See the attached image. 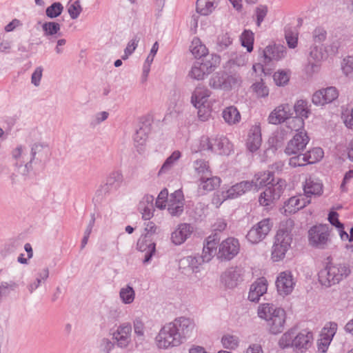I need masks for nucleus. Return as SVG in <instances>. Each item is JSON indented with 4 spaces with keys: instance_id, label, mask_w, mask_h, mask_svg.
Wrapping results in <instances>:
<instances>
[{
    "instance_id": "4be33fe9",
    "label": "nucleus",
    "mask_w": 353,
    "mask_h": 353,
    "mask_svg": "<svg viewBox=\"0 0 353 353\" xmlns=\"http://www.w3.org/2000/svg\"><path fill=\"white\" fill-rule=\"evenodd\" d=\"M268 281L264 277L256 279L250 288L248 293V299L252 302H258L263 294L268 290Z\"/></svg>"
},
{
    "instance_id": "5701e85b",
    "label": "nucleus",
    "mask_w": 353,
    "mask_h": 353,
    "mask_svg": "<svg viewBox=\"0 0 353 353\" xmlns=\"http://www.w3.org/2000/svg\"><path fill=\"white\" fill-rule=\"evenodd\" d=\"M219 238L216 234L209 236L204 243L202 259L203 261H210L216 254Z\"/></svg>"
},
{
    "instance_id": "423d86ee",
    "label": "nucleus",
    "mask_w": 353,
    "mask_h": 353,
    "mask_svg": "<svg viewBox=\"0 0 353 353\" xmlns=\"http://www.w3.org/2000/svg\"><path fill=\"white\" fill-rule=\"evenodd\" d=\"M156 343L158 347L167 349L178 346L181 343L179 334L176 331L174 325L170 323L165 325L159 331L156 337Z\"/></svg>"
},
{
    "instance_id": "5fc2aeb1",
    "label": "nucleus",
    "mask_w": 353,
    "mask_h": 353,
    "mask_svg": "<svg viewBox=\"0 0 353 353\" xmlns=\"http://www.w3.org/2000/svg\"><path fill=\"white\" fill-rule=\"evenodd\" d=\"M181 157V152L176 150L166 159L159 172L168 170Z\"/></svg>"
},
{
    "instance_id": "7c9ffc66",
    "label": "nucleus",
    "mask_w": 353,
    "mask_h": 353,
    "mask_svg": "<svg viewBox=\"0 0 353 353\" xmlns=\"http://www.w3.org/2000/svg\"><path fill=\"white\" fill-rule=\"evenodd\" d=\"M153 196H145L143 200L139 203V210L145 220H149L153 215Z\"/></svg>"
},
{
    "instance_id": "3c124183",
    "label": "nucleus",
    "mask_w": 353,
    "mask_h": 353,
    "mask_svg": "<svg viewBox=\"0 0 353 353\" xmlns=\"http://www.w3.org/2000/svg\"><path fill=\"white\" fill-rule=\"evenodd\" d=\"M194 168L199 175H211L208 163L206 161L199 160L194 162Z\"/></svg>"
},
{
    "instance_id": "a878e982",
    "label": "nucleus",
    "mask_w": 353,
    "mask_h": 353,
    "mask_svg": "<svg viewBox=\"0 0 353 353\" xmlns=\"http://www.w3.org/2000/svg\"><path fill=\"white\" fill-rule=\"evenodd\" d=\"M183 200V194L181 190H176L170 195L168 206V210L171 214L177 215L182 212Z\"/></svg>"
},
{
    "instance_id": "f3484780",
    "label": "nucleus",
    "mask_w": 353,
    "mask_h": 353,
    "mask_svg": "<svg viewBox=\"0 0 353 353\" xmlns=\"http://www.w3.org/2000/svg\"><path fill=\"white\" fill-rule=\"evenodd\" d=\"M293 115L289 104H281L275 108L268 117V121L271 124H280L290 119Z\"/></svg>"
},
{
    "instance_id": "c03bdc74",
    "label": "nucleus",
    "mask_w": 353,
    "mask_h": 353,
    "mask_svg": "<svg viewBox=\"0 0 353 353\" xmlns=\"http://www.w3.org/2000/svg\"><path fill=\"white\" fill-rule=\"evenodd\" d=\"M241 41L243 46L247 48L248 52L253 49L254 34L250 30H245L241 36Z\"/></svg>"
},
{
    "instance_id": "79ce46f5",
    "label": "nucleus",
    "mask_w": 353,
    "mask_h": 353,
    "mask_svg": "<svg viewBox=\"0 0 353 353\" xmlns=\"http://www.w3.org/2000/svg\"><path fill=\"white\" fill-rule=\"evenodd\" d=\"M337 330V324L333 322H329L325 324L322 329L320 336L325 339H328L332 341L333 336Z\"/></svg>"
},
{
    "instance_id": "37998d69",
    "label": "nucleus",
    "mask_w": 353,
    "mask_h": 353,
    "mask_svg": "<svg viewBox=\"0 0 353 353\" xmlns=\"http://www.w3.org/2000/svg\"><path fill=\"white\" fill-rule=\"evenodd\" d=\"M119 295L121 301L125 304L132 303L135 297L134 291L130 286H126L121 288Z\"/></svg>"
},
{
    "instance_id": "20e7f679",
    "label": "nucleus",
    "mask_w": 353,
    "mask_h": 353,
    "mask_svg": "<svg viewBox=\"0 0 353 353\" xmlns=\"http://www.w3.org/2000/svg\"><path fill=\"white\" fill-rule=\"evenodd\" d=\"M339 47L340 43L339 41L332 42L326 46H312L307 57L308 64L312 68L319 66L323 61L335 56L338 53Z\"/></svg>"
},
{
    "instance_id": "a19ab883",
    "label": "nucleus",
    "mask_w": 353,
    "mask_h": 353,
    "mask_svg": "<svg viewBox=\"0 0 353 353\" xmlns=\"http://www.w3.org/2000/svg\"><path fill=\"white\" fill-rule=\"evenodd\" d=\"M285 37L289 48H295L297 46L299 38L297 30L292 28L286 29Z\"/></svg>"
},
{
    "instance_id": "49530a36",
    "label": "nucleus",
    "mask_w": 353,
    "mask_h": 353,
    "mask_svg": "<svg viewBox=\"0 0 353 353\" xmlns=\"http://www.w3.org/2000/svg\"><path fill=\"white\" fill-rule=\"evenodd\" d=\"M294 157H292L289 159V165L291 167L296 168L300 166H304L308 164L305 153L301 154L300 152L297 154H294Z\"/></svg>"
},
{
    "instance_id": "2f4dec72",
    "label": "nucleus",
    "mask_w": 353,
    "mask_h": 353,
    "mask_svg": "<svg viewBox=\"0 0 353 353\" xmlns=\"http://www.w3.org/2000/svg\"><path fill=\"white\" fill-rule=\"evenodd\" d=\"M137 248L141 252H145L144 263L149 261L152 254L155 252V244L145 236L138 241Z\"/></svg>"
},
{
    "instance_id": "ddd939ff",
    "label": "nucleus",
    "mask_w": 353,
    "mask_h": 353,
    "mask_svg": "<svg viewBox=\"0 0 353 353\" xmlns=\"http://www.w3.org/2000/svg\"><path fill=\"white\" fill-rule=\"evenodd\" d=\"M244 272L241 268L232 267L221 276V283L228 288H234L243 281Z\"/></svg>"
},
{
    "instance_id": "6e6d98bb",
    "label": "nucleus",
    "mask_w": 353,
    "mask_h": 353,
    "mask_svg": "<svg viewBox=\"0 0 353 353\" xmlns=\"http://www.w3.org/2000/svg\"><path fill=\"white\" fill-rule=\"evenodd\" d=\"M42 28L46 35H53L59 31L60 25L56 22H46Z\"/></svg>"
},
{
    "instance_id": "680f3d73",
    "label": "nucleus",
    "mask_w": 353,
    "mask_h": 353,
    "mask_svg": "<svg viewBox=\"0 0 353 353\" xmlns=\"http://www.w3.org/2000/svg\"><path fill=\"white\" fill-rule=\"evenodd\" d=\"M326 31L322 28H316L313 32V41L315 43H321L325 40Z\"/></svg>"
},
{
    "instance_id": "58836bf2",
    "label": "nucleus",
    "mask_w": 353,
    "mask_h": 353,
    "mask_svg": "<svg viewBox=\"0 0 353 353\" xmlns=\"http://www.w3.org/2000/svg\"><path fill=\"white\" fill-rule=\"evenodd\" d=\"M308 164L315 163L319 161L324 155L323 150L321 148H314L305 152Z\"/></svg>"
},
{
    "instance_id": "864d4df0",
    "label": "nucleus",
    "mask_w": 353,
    "mask_h": 353,
    "mask_svg": "<svg viewBox=\"0 0 353 353\" xmlns=\"http://www.w3.org/2000/svg\"><path fill=\"white\" fill-rule=\"evenodd\" d=\"M68 13L73 19H77L81 12L82 8L79 0L70 2L68 5Z\"/></svg>"
},
{
    "instance_id": "2eb2a0df",
    "label": "nucleus",
    "mask_w": 353,
    "mask_h": 353,
    "mask_svg": "<svg viewBox=\"0 0 353 353\" xmlns=\"http://www.w3.org/2000/svg\"><path fill=\"white\" fill-rule=\"evenodd\" d=\"M338 90L333 86L323 88L315 92L312 98V103L316 105L330 103L339 97Z\"/></svg>"
},
{
    "instance_id": "f257e3e1",
    "label": "nucleus",
    "mask_w": 353,
    "mask_h": 353,
    "mask_svg": "<svg viewBox=\"0 0 353 353\" xmlns=\"http://www.w3.org/2000/svg\"><path fill=\"white\" fill-rule=\"evenodd\" d=\"M313 341L314 335L311 331L289 330L281 336L278 344L281 349L292 347L296 353H304L311 347Z\"/></svg>"
},
{
    "instance_id": "7ed1b4c3",
    "label": "nucleus",
    "mask_w": 353,
    "mask_h": 353,
    "mask_svg": "<svg viewBox=\"0 0 353 353\" xmlns=\"http://www.w3.org/2000/svg\"><path fill=\"white\" fill-rule=\"evenodd\" d=\"M220 62L221 57L214 54L198 59L194 63L189 72V76L196 80H203L216 70Z\"/></svg>"
},
{
    "instance_id": "4c0bfd02",
    "label": "nucleus",
    "mask_w": 353,
    "mask_h": 353,
    "mask_svg": "<svg viewBox=\"0 0 353 353\" xmlns=\"http://www.w3.org/2000/svg\"><path fill=\"white\" fill-rule=\"evenodd\" d=\"M289 250L285 249V246L277 245L273 243L271 251V260L273 262H279L283 261L287 252Z\"/></svg>"
},
{
    "instance_id": "f8f14e48",
    "label": "nucleus",
    "mask_w": 353,
    "mask_h": 353,
    "mask_svg": "<svg viewBox=\"0 0 353 353\" xmlns=\"http://www.w3.org/2000/svg\"><path fill=\"white\" fill-rule=\"evenodd\" d=\"M310 203V199H307L302 194L294 196L284 203L283 208L281 209V212L288 216L297 212Z\"/></svg>"
},
{
    "instance_id": "4468645a",
    "label": "nucleus",
    "mask_w": 353,
    "mask_h": 353,
    "mask_svg": "<svg viewBox=\"0 0 353 353\" xmlns=\"http://www.w3.org/2000/svg\"><path fill=\"white\" fill-rule=\"evenodd\" d=\"M277 292L285 296L291 294L295 286L293 275L290 271H283L279 274L275 281Z\"/></svg>"
},
{
    "instance_id": "774afa93",
    "label": "nucleus",
    "mask_w": 353,
    "mask_h": 353,
    "mask_svg": "<svg viewBox=\"0 0 353 353\" xmlns=\"http://www.w3.org/2000/svg\"><path fill=\"white\" fill-rule=\"evenodd\" d=\"M43 68L38 67L36 68L34 72L32 74L31 82L35 86H38L40 83L41 79L42 77Z\"/></svg>"
},
{
    "instance_id": "6e6552de",
    "label": "nucleus",
    "mask_w": 353,
    "mask_h": 353,
    "mask_svg": "<svg viewBox=\"0 0 353 353\" xmlns=\"http://www.w3.org/2000/svg\"><path fill=\"white\" fill-rule=\"evenodd\" d=\"M273 226L272 220L269 218L263 219L254 224L248 231L246 238L252 244L261 242L266 238Z\"/></svg>"
},
{
    "instance_id": "c85d7f7f",
    "label": "nucleus",
    "mask_w": 353,
    "mask_h": 353,
    "mask_svg": "<svg viewBox=\"0 0 353 353\" xmlns=\"http://www.w3.org/2000/svg\"><path fill=\"white\" fill-rule=\"evenodd\" d=\"M255 191L263 186H269L274 184V174L272 172L265 171L256 174L252 180Z\"/></svg>"
},
{
    "instance_id": "c9c22d12",
    "label": "nucleus",
    "mask_w": 353,
    "mask_h": 353,
    "mask_svg": "<svg viewBox=\"0 0 353 353\" xmlns=\"http://www.w3.org/2000/svg\"><path fill=\"white\" fill-rule=\"evenodd\" d=\"M223 118L229 125H234L241 121V114L236 108L230 106L223 111Z\"/></svg>"
},
{
    "instance_id": "c756f323",
    "label": "nucleus",
    "mask_w": 353,
    "mask_h": 353,
    "mask_svg": "<svg viewBox=\"0 0 353 353\" xmlns=\"http://www.w3.org/2000/svg\"><path fill=\"white\" fill-rule=\"evenodd\" d=\"M190 50L195 58L201 59L202 58L207 57L208 54V49L201 42L200 39L195 37L192 39L190 46Z\"/></svg>"
},
{
    "instance_id": "8fccbe9b",
    "label": "nucleus",
    "mask_w": 353,
    "mask_h": 353,
    "mask_svg": "<svg viewBox=\"0 0 353 353\" xmlns=\"http://www.w3.org/2000/svg\"><path fill=\"white\" fill-rule=\"evenodd\" d=\"M63 9V7L61 3H54L50 6L47 8L46 15L50 18H55L61 14Z\"/></svg>"
},
{
    "instance_id": "f704fd0d",
    "label": "nucleus",
    "mask_w": 353,
    "mask_h": 353,
    "mask_svg": "<svg viewBox=\"0 0 353 353\" xmlns=\"http://www.w3.org/2000/svg\"><path fill=\"white\" fill-rule=\"evenodd\" d=\"M218 0H197L196 12L203 16L209 15L214 10Z\"/></svg>"
},
{
    "instance_id": "09e8293b",
    "label": "nucleus",
    "mask_w": 353,
    "mask_h": 353,
    "mask_svg": "<svg viewBox=\"0 0 353 353\" xmlns=\"http://www.w3.org/2000/svg\"><path fill=\"white\" fill-rule=\"evenodd\" d=\"M215 139H210L208 137H202L200 143H199V148L196 150H194V152H197L199 151H203V150H211L213 152L214 143L213 140Z\"/></svg>"
},
{
    "instance_id": "13d9d810",
    "label": "nucleus",
    "mask_w": 353,
    "mask_h": 353,
    "mask_svg": "<svg viewBox=\"0 0 353 353\" xmlns=\"http://www.w3.org/2000/svg\"><path fill=\"white\" fill-rule=\"evenodd\" d=\"M139 41V39L137 37L134 38L130 41L128 42L125 51L124 55L122 57L123 59H126L128 57L136 50L138 43Z\"/></svg>"
},
{
    "instance_id": "bf43d9fd",
    "label": "nucleus",
    "mask_w": 353,
    "mask_h": 353,
    "mask_svg": "<svg viewBox=\"0 0 353 353\" xmlns=\"http://www.w3.org/2000/svg\"><path fill=\"white\" fill-rule=\"evenodd\" d=\"M252 89L260 97H267L269 94L268 88L264 85L263 82H258L253 84Z\"/></svg>"
},
{
    "instance_id": "cd10ccee",
    "label": "nucleus",
    "mask_w": 353,
    "mask_h": 353,
    "mask_svg": "<svg viewBox=\"0 0 353 353\" xmlns=\"http://www.w3.org/2000/svg\"><path fill=\"white\" fill-rule=\"evenodd\" d=\"M221 180L218 176H210V175L201 176L199 184V190L203 193L212 191L219 187Z\"/></svg>"
},
{
    "instance_id": "a18cd8bd",
    "label": "nucleus",
    "mask_w": 353,
    "mask_h": 353,
    "mask_svg": "<svg viewBox=\"0 0 353 353\" xmlns=\"http://www.w3.org/2000/svg\"><path fill=\"white\" fill-rule=\"evenodd\" d=\"M221 343L226 349L234 350L239 346V339L236 336L225 334L221 339Z\"/></svg>"
},
{
    "instance_id": "dca6fc26",
    "label": "nucleus",
    "mask_w": 353,
    "mask_h": 353,
    "mask_svg": "<svg viewBox=\"0 0 353 353\" xmlns=\"http://www.w3.org/2000/svg\"><path fill=\"white\" fill-rule=\"evenodd\" d=\"M239 242L236 239L228 238L220 243L218 256L230 260L239 253Z\"/></svg>"
},
{
    "instance_id": "a211bd4d",
    "label": "nucleus",
    "mask_w": 353,
    "mask_h": 353,
    "mask_svg": "<svg viewBox=\"0 0 353 353\" xmlns=\"http://www.w3.org/2000/svg\"><path fill=\"white\" fill-rule=\"evenodd\" d=\"M303 194L307 199L312 196H319L323 193V184L322 181L315 177L309 176L303 183Z\"/></svg>"
},
{
    "instance_id": "473e14b6",
    "label": "nucleus",
    "mask_w": 353,
    "mask_h": 353,
    "mask_svg": "<svg viewBox=\"0 0 353 353\" xmlns=\"http://www.w3.org/2000/svg\"><path fill=\"white\" fill-rule=\"evenodd\" d=\"M214 144L213 152L220 155H229L232 150V144L226 138L213 140Z\"/></svg>"
},
{
    "instance_id": "e433bc0d",
    "label": "nucleus",
    "mask_w": 353,
    "mask_h": 353,
    "mask_svg": "<svg viewBox=\"0 0 353 353\" xmlns=\"http://www.w3.org/2000/svg\"><path fill=\"white\" fill-rule=\"evenodd\" d=\"M294 111L296 115L295 117L301 118L303 121L308 118L310 108L307 101L302 99L296 101L294 105Z\"/></svg>"
},
{
    "instance_id": "e2e57ef3",
    "label": "nucleus",
    "mask_w": 353,
    "mask_h": 353,
    "mask_svg": "<svg viewBox=\"0 0 353 353\" xmlns=\"http://www.w3.org/2000/svg\"><path fill=\"white\" fill-rule=\"evenodd\" d=\"M134 331L137 336L141 338L143 337L145 327L143 322L141 319H137L134 321Z\"/></svg>"
},
{
    "instance_id": "4d7b16f0",
    "label": "nucleus",
    "mask_w": 353,
    "mask_h": 353,
    "mask_svg": "<svg viewBox=\"0 0 353 353\" xmlns=\"http://www.w3.org/2000/svg\"><path fill=\"white\" fill-rule=\"evenodd\" d=\"M291 120L288 122V128L291 130L298 131L304 127V121L301 118L292 117Z\"/></svg>"
},
{
    "instance_id": "9b49d317",
    "label": "nucleus",
    "mask_w": 353,
    "mask_h": 353,
    "mask_svg": "<svg viewBox=\"0 0 353 353\" xmlns=\"http://www.w3.org/2000/svg\"><path fill=\"white\" fill-rule=\"evenodd\" d=\"M292 228L293 221L291 219H288L284 223H281L274 236V243L285 246V249L289 250L292 241L291 234Z\"/></svg>"
},
{
    "instance_id": "72a5a7b5",
    "label": "nucleus",
    "mask_w": 353,
    "mask_h": 353,
    "mask_svg": "<svg viewBox=\"0 0 353 353\" xmlns=\"http://www.w3.org/2000/svg\"><path fill=\"white\" fill-rule=\"evenodd\" d=\"M340 208L341 207H338L335 209H332L328 214L327 219L330 224L337 229L341 239H345L347 238V232L344 230V225L340 222L339 219V215L336 212H335V210H339Z\"/></svg>"
},
{
    "instance_id": "ea45409f",
    "label": "nucleus",
    "mask_w": 353,
    "mask_h": 353,
    "mask_svg": "<svg viewBox=\"0 0 353 353\" xmlns=\"http://www.w3.org/2000/svg\"><path fill=\"white\" fill-rule=\"evenodd\" d=\"M332 277V276L330 273L328 265L320 270L318 274L319 281L322 285L325 287H330L334 285Z\"/></svg>"
},
{
    "instance_id": "1a4fd4ad",
    "label": "nucleus",
    "mask_w": 353,
    "mask_h": 353,
    "mask_svg": "<svg viewBox=\"0 0 353 353\" xmlns=\"http://www.w3.org/2000/svg\"><path fill=\"white\" fill-rule=\"evenodd\" d=\"M330 230L327 225H317L312 227L308 232L310 245L323 248L329 241Z\"/></svg>"
},
{
    "instance_id": "9d476101",
    "label": "nucleus",
    "mask_w": 353,
    "mask_h": 353,
    "mask_svg": "<svg viewBox=\"0 0 353 353\" xmlns=\"http://www.w3.org/2000/svg\"><path fill=\"white\" fill-rule=\"evenodd\" d=\"M310 139L307 133L301 131L296 133L294 137L288 142L285 152L288 155L297 154L303 151L308 144Z\"/></svg>"
},
{
    "instance_id": "aec40b11",
    "label": "nucleus",
    "mask_w": 353,
    "mask_h": 353,
    "mask_svg": "<svg viewBox=\"0 0 353 353\" xmlns=\"http://www.w3.org/2000/svg\"><path fill=\"white\" fill-rule=\"evenodd\" d=\"M194 227L188 223H181L171 234L172 242L175 245L183 243L194 232Z\"/></svg>"
},
{
    "instance_id": "338daca9",
    "label": "nucleus",
    "mask_w": 353,
    "mask_h": 353,
    "mask_svg": "<svg viewBox=\"0 0 353 353\" xmlns=\"http://www.w3.org/2000/svg\"><path fill=\"white\" fill-rule=\"evenodd\" d=\"M331 341L328 339H325L319 336L317 341L318 350L321 352L325 353L328 349Z\"/></svg>"
},
{
    "instance_id": "bb28decb",
    "label": "nucleus",
    "mask_w": 353,
    "mask_h": 353,
    "mask_svg": "<svg viewBox=\"0 0 353 353\" xmlns=\"http://www.w3.org/2000/svg\"><path fill=\"white\" fill-rule=\"evenodd\" d=\"M328 268L332 276L334 285L347 277L350 273L349 266L345 263L330 264Z\"/></svg>"
},
{
    "instance_id": "de8ad7c7",
    "label": "nucleus",
    "mask_w": 353,
    "mask_h": 353,
    "mask_svg": "<svg viewBox=\"0 0 353 353\" xmlns=\"http://www.w3.org/2000/svg\"><path fill=\"white\" fill-rule=\"evenodd\" d=\"M275 83L279 86H283L288 83L290 80V74L284 70H279L273 75Z\"/></svg>"
},
{
    "instance_id": "b1692460",
    "label": "nucleus",
    "mask_w": 353,
    "mask_h": 353,
    "mask_svg": "<svg viewBox=\"0 0 353 353\" xmlns=\"http://www.w3.org/2000/svg\"><path fill=\"white\" fill-rule=\"evenodd\" d=\"M286 48L281 45H270L263 50V57L265 62L279 61L285 57Z\"/></svg>"
},
{
    "instance_id": "f03ea898",
    "label": "nucleus",
    "mask_w": 353,
    "mask_h": 353,
    "mask_svg": "<svg viewBox=\"0 0 353 353\" xmlns=\"http://www.w3.org/2000/svg\"><path fill=\"white\" fill-rule=\"evenodd\" d=\"M258 315L268 322L272 334H277L284 330L286 312L283 308L276 307L270 303H262L258 307Z\"/></svg>"
},
{
    "instance_id": "603ef678",
    "label": "nucleus",
    "mask_w": 353,
    "mask_h": 353,
    "mask_svg": "<svg viewBox=\"0 0 353 353\" xmlns=\"http://www.w3.org/2000/svg\"><path fill=\"white\" fill-rule=\"evenodd\" d=\"M341 70L345 76L353 74V57H347L343 59Z\"/></svg>"
},
{
    "instance_id": "0eeeda50",
    "label": "nucleus",
    "mask_w": 353,
    "mask_h": 353,
    "mask_svg": "<svg viewBox=\"0 0 353 353\" xmlns=\"http://www.w3.org/2000/svg\"><path fill=\"white\" fill-rule=\"evenodd\" d=\"M286 187L283 179H278L274 184L268 186L260 194L259 203L263 206H270L278 200Z\"/></svg>"
},
{
    "instance_id": "052dcab7",
    "label": "nucleus",
    "mask_w": 353,
    "mask_h": 353,
    "mask_svg": "<svg viewBox=\"0 0 353 353\" xmlns=\"http://www.w3.org/2000/svg\"><path fill=\"white\" fill-rule=\"evenodd\" d=\"M168 192L166 189L161 191L156 201V206L159 209H163L167 205Z\"/></svg>"
},
{
    "instance_id": "0e129e2a",
    "label": "nucleus",
    "mask_w": 353,
    "mask_h": 353,
    "mask_svg": "<svg viewBox=\"0 0 353 353\" xmlns=\"http://www.w3.org/2000/svg\"><path fill=\"white\" fill-rule=\"evenodd\" d=\"M225 191L218 192L213 196L212 202L216 208L219 207L224 201L229 199Z\"/></svg>"
},
{
    "instance_id": "393cba45",
    "label": "nucleus",
    "mask_w": 353,
    "mask_h": 353,
    "mask_svg": "<svg viewBox=\"0 0 353 353\" xmlns=\"http://www.w3.org/2000/svg\"><path fill=\"white\" fill-rule=\"evenodd\" d=\"M132 327L129 324H123L113 333V339L120 347H125L130 341Z\"/></svg>"
},
{
    "instance_id": "39448f33",
    "label": "nucleus",
    "mask_w": 353,
    "mask_h": 353,
    "mask_svg": "<svg viewBox=\"0 0 353 353\" xmlns=\"http://www.w3.org/2000/svg\"><path fill=\"white\" fill-rule=\"evenodd\" d=\"M210 94L208 89L197 87L192 96V103L198 109V116L201 121H205L210 117L212 103L208 99Z\"/></svg>"
},
{
    "instance_id": "6ab92c4d",
    "label": "nucleus",
    "mask_w": 353,
    "mask_h": 353,
    "mask_svg": "<svg viewBox=\"0 0 353 353\" xmlns=\"http://www.w3.org/2000/svg\"><path fill=\"white\" fill-rule=\"evenodd\" d=\"M261 143V125L259 123H256L250 128L248 132L245 142L246 148L250 152H254L260 148Z\"/></svg>"
},
{
    "instance_id": "69168bd1",
    "label": "nucleus",
    "mask_w": 353,
    "mask_h": 353,
    "mask_svg": "<svg viewBox=\"0 0 353 353\" xmlns=\"http://www.w3.org/2000/svg\"><path fill=\"white\" fill-rule=\"evenodd\" d=\"M239 192L241 196L246 192H250V191H255L254 188V184L252 182V181H241L239 183Z\"/></svg>"
},
{
    "instance_id": "412c9836",
    "label": "nucleus",
    "mask_w": 353,
    "mask_h": 353,
    "mask_svg": "<svg viewBox=\"0 0 353 353\" xmlns=\"http://www.w3.org/2000/svg\"><path fill=\"white\" fill-rule=\"evenodd\" d=\"M171 325H174L176 331L179 334L180 340L189 336L195 328V324L192 320L188 318L180 317L176 319Z\"/></svg>"
}]
</instances>
